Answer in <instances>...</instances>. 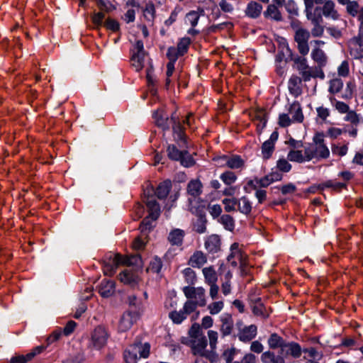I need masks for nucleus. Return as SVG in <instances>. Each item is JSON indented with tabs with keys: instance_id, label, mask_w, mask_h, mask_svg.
Masks as SVG:
<instances>
[{
	"instance_id": "37998d69",
	"label": "nucleus",
	"mask_w": 363,
	"mask_h": 363,
	"mask_svg": "<svg viewBox=\"0 0 363 363\" xmlns=\"http://www.w3.org/2000/svg\"><path fill=\"white\" fill-rule=\"evenodd\" d=\"M264 14L266 16H269L275 21H279L281 20V13L274 5H269Z\"/></svg>"
},
{
	"instance_id": "3c124183",
	"label": "nucleus",
	"mask_w": 363,
	"mask_h": 363,
	"mask_svg": "<svg viewBox=\"0 0 363 363\" xmlns=\"http://www.w3.org/2000/svg\"><path fill=\"white\" fill-rule=\"evenodd\" d=\"M346 113L347 114L344 118L345 121L350 122L355 125H357L359 123V116L354 111L349 110Z\"/></svg>"
},
{
	"instance_id": "79ce46f5",
	"label": "nucleus",
	"mask_w": 363,
	"mask_h": 363,
	"mask_svg": "<svg viewBox=\"0 0 363 363\" xmlns=\"http://www.w3.org/2000/svg\"><path fill=\"white\" fill-rule=\"evenodd\" d=\"M252 308L253 313L256 315L262 316L264 318L268 316L267 314L264 313V307L259 298H256L255 302L252 303Z\"/></svg>"
},
{
	"instance_id": "c9c22d12",
	"label": "nucleus",
	"mask_w": 363,
	"mask_h": 363,
	"mask_svg": "<svg viewBox=\"0 0 363 363\" xmlns=\"http://www.w3.org/2000/svg\"><path fill=\"white\" fill-rule=\"evenodd\" d=\"M286 342L277 333H272L268 339L269 347L272 349L280 347L281 350Z\"/></svg>"
},
{
	"instance_id": "7ed1b4c3",
	"label": "nucleus",
	"mask_w": 363,
	"mask_h": 363,
	"mask_svg": "<svg viewBox=\"0 0 363 363\" xmlns=\"http://www.w3.org/2000/svg\"><path fill=\"white\" fill-rule=\"evenodd\" d=\"M152 190H147V193H145V202L148 208L149 215L145 218L140 224V228L142 233L149 232L154 225L152 222L156 220L160 215V207L155 201L154 196L150 195Z\"/></svg>"
},
{
	"instance_id": "69168bd1",
	"label": "nucleus",
	"mask_w": 363,
	"mask_h": 363,
	"mask_svg": "<svg viewBox=\"0 0 363 363\" xmlns=\"http://www.w3.org/2000/svg\"><path fill=\"white\" fill-rule=\"evenodd\" d=\"M190 44V40L188 38L182 39L176 48L180 52V55H183L186 51Z\"/></svg>"
},
{
	"instance_id": "0eeeda50",
	"label": "nucleus",
	"mask_w": 363,
	"mask_h": 363,
	"mask_svg": "<svg viewBox=\"0 0 363 363\" xmlns=\"http://www.w3.org/2000/svg\"><path fill=\"white\" fill-rule=\"evenodd\" d=\"M310 38V32L303 28H298L294 35V40L297 43V48L300 54L306 56L309 52L308 39Z\"/></svg>"
},
{
	"instance_id": "a18cd8bd",
	"label": "nucleus",
	"mask_w": 363,
	"mask_h": 363,
	"mask_svg": "<svg viewBox=\"0 0 363 363\" xmlns=\"http://www.w3.org/2000/svg\"><path fill=\"white\" fill-rule=\"evenodd\" d=\"M360 9L358 2L356 1H350L346 4V11L352 17L358 16Z\"/></svg>"
},
{
	"instance_id": "9b49d317",
	"label": "nucleus",
	"mask_w": 363,
	"mask_h": 363,
	"mask_svg": "<svg viewBox=\"0 0 363 363\" xmlns=\"http://www.w3.org/2000/svg\"><path fill=\"white\" fill-rule=\"evenodd\" d=\"M306 17L313 25L310 35L311 34L314 38L323 36L324 33V26L322 25L323 21L322 16L320 15L316 16L312 11H309L306 13Z\"/></svg>"
},
{
	"instance_id": "393cba45",
	"label": "nucleus",
	"mask_w": 363,
	"mask_h": 363,
	"mask_svg": "<svg viewBox=\"0 0 363 363\" xmlns=\"http://www.w3.org/2000/svg\"><path fill=\"white\" fill-rule=\"evenodd\" d=\"M99 291L103 297L111 296L115 291V283L111 280L102 281L99 285Z\"/></svg>"
},
{
	"instance_id": "dca6fc26",
	"label": "nucleus",
	"mask_w": 363,
	"mask_h": 363,
	"mask_svg": "<svg viewBox=\"0 0 363 363\" xmlns=\"http://www.w3.org/2000/svg\"><path fill=\"white\" fill-rule=\"evenodd\" d=\"M323 15L325 18L336 21L339 19L340 14L335 9V3L333 0H328L322 7Z\"/></svg>"
},
{
	"instance_id": "bf43d9fd",
	"label": "nucleus",
	"mask_w": 363,
	"mask_h": 363,
	"mask_svg": "<svg viewBox=\"0 0 363 363\" xmlns=\"http://www.w3.org/2000/svg\"><path fill=\"white\" fill-rule=\"evenodd\" d=\"M174 323L179 324L186 318L184 311H172L169 315Z\"/></svg>"
},
{
	"instance_id": "72a5a7b5",
	"label": "nucleus",
	"mask_w": 363,
	"mask_h": 363,
	"mask_svg": "<svg viewBox=\"0 0 363 363\" xmlns=\"http://www.w3.org/2000/svg\"><path fill=\"white\" fill-rule=\"evenodd\" d=\"M184 232L180 229L172 230L168 236V240L172 245H180L182 243Z\"/></svg>"
},
{
	"instance_id": "603ef678",
	"label": "nucleus",
	"mask_w": 363,
	"mask_h": 363,
	"mask_svg": "<svg viewBox=\"0 0 363 363\" xmlns=\"http://www.w3.org/2000/svg\"><path fill=\"white\" fill-rule=\"evenodd\" d=\"M272 181L269 177V175H266L263 178L261 179H255L254 181H250L248 184L250 186L259 185L262 187H267L270 184H272Z\"/></svg>"
},
{
	"instance_id": "a878e982",
	"label": "nucleus",
	"mask_w": 363,
	"mask_h": 363,
	"mask_svg": "<svg viewBox=\"0 0 363 363\" xmlns=\"http://www.w3.org/2000/svg\"><path fill=\"white\" fill-rule=\"evenodd\" d=\"M301 79L296 75H292L289 80L288 88L291 94L298 96L301 93Z\"/></svg>"
},
{
	"instance_id": "cd10ccee",
	"label": "nucleus",
	"mask_w": 363,
	"mask_h": 363,
	"mask_svg": "<svg viewBox=\"0 0 363 363\" xmlns=\"http://www.w3.org/2000/svg\"><path fill=\"white\" fill-rule=\"evenodd\" d=\"M220 240L218 235L209 236L205 242V248L211 253H215L220 250Z\"/></svg>"
},
{
	"instance_id": "1a4fd4ad",
	"label": "nucleus",
	"mask_w": 363,
	"mask_h": 363,
	"mask_svg": "<svg viewBox=\"0 0 363 363\" xmlns=\"http://www.w3.org/2000/svg\"><path fill=\"white\" fill-rule=\"evenodd\" d=\"M183 292L187 298L194 301L200 306L206 305L205 290L202 287L185 286Z\"/></svg>"
},
{
	"instance_id": "5701e85b",
	"label": "nucleus",
	"mask_w": 363,
	"mask_h": 363,
	"mask_svg": "<svg viewBox=\"0 0 363 363\" xmlns=\"http://www.w3.org/2000/svg\"><path fill=\"white\" fill-rule=\"evenodd\" d=\"M311 58L320 67H325L328 62V57L319 47H313L311 51Z\"/></svg>"
},
{
	"instance_id": "13d9d810",
	"label": "nucleus",
	"mask_w": 363,
	"mask_h": 363,
	"mask_svg": "<svg viewBox=\"0 0 363 363\" xmlns=\"http://www.w3.org/2000/svg\"><path fill=\"white\" fill-rule=\"evenodd\" d=\"M337 74L340 77H346L350 74L349 63L347 60H344L337 67Z\"/></svg>"
},
{
	"instance_id": "4c0bfd02",
	"label": "nucleus",
	"mask_w": 363,
	"mask_h": 363,
	"mask_svg": "<svg viewBox=\"0 0 363 363\" xmlns=\"http://www.w3.org/2000/svg\"><path fill=\"white\" fill-rule=\"evenodd\" d=\"M146 53H133L132 56L133 66L137 71H140L144 66V59Z\"/></svg>"
},
{
	"instance_id": "423d86ee",
	"label": "nucleus",
	"mask_w": 363,
	"mask_h": 363,
	"mask_svg": "<svg viewBox=\"0 0 363 363\" xmlns=\"http://www.w3.org/2000/svg\"><path fill=\"white\" fill-rule=\"evenodd\" d=\"M108 339L106 330L101 326L96 327L91 337L89 348L99 350L105 346Z\"/></svg>"
},
{
	"instance_id": "774afa93",
	"label": "nucleus",
	"mask_w": 363,
	"mask_h": 363,
	"mask_svg": "<svg viewBox=\"0 0 363 363\" xmlns=\"http://www.w3.org/2000/svg\"><path fill=\"white\" fill-rule=\"evenodd\" d=\"M104 26L113 32L118 31L120 28L118 22L113 18H107L104 22Z\"/></svg>"
},
{
	"instance_id": "a19ab883",
	"label": "nucleus",
	"mask_w": 363,
	"mask_h": 363,
	"mask_svg": "<svg viewBox=\"0 0 363 363\" xmlns=\"http://www.w3.org/2000/svg\"><path fill=\"white\" fill-rule=\"evenodd\" d=\"M167 151L169 159L175 161H179L184 150H179L174 145H169Z\"/></svg>"
},
{
	"instance_id": "6ab92c4d",
	"label": "nucleus",
	"mask_w": 363,
	"mask_h": 363,
	"mask_svg": "<svg viewBox=\"0 0 363 363\" xmlns=\"http://www.w3.org/2000/svg\"><path fill=\"white\" fill-rule=\"evenodd\" d=\"M44 349L45 347L43 346H38L26 355H19L12 357L11 359L10 363H26L30 361L36 354L43 352Z\"/></svg>"
},
{
	"instance_id": "7c9ffc66",
	"label": "nucleus",
	"mask_w": 363,
	"mask_h": 363,
	"mask_svg": "<svg viewBox=\"0 0 363 363\" xmlns=\"http://www.w3.org/2000/svg\"><path fill=\"white\" fill-rule=\"evenodd\" d=\"M262 10V6L259 4L250 1L246 8L245 13L247 16L255 18L260 15Z\"/></svg>"
},
{
	"instance_id": "8fccbe9b",
	"label": "nucleus",
	"mask_w": 363,
	"mask_h": 363,
	"mask_svg": "<svg viewBox=\"0 0 363 363\" xmlns=\"http://www.w3.org/2000/svg\"><path fill=\"white\" fill-rule=\"evenodd\" d=\"M274 149V145L271 141H265L262 147L263 157L268 159L272 155Z\"/></svg>"
},
{
	"instance_id": "c85d7f7f",
	"label": "nucleus",
	"mask_w": 363,
	"mask_h": 363,
	"mask_svg": "<svg viewBox=\"0 0 363 363\" xmlns=\"http://www.w3.org/2000/svg\"><path fill=\"white\" fill-rule=\"evenodd\" d=\"M287 160L298 163H303L304 162L311 161L310 159L307 158L306 147L304 148V153H303L301 150H290L287 155Z\"/></svg>"
},
{
	"instance_id": "680f3d73",
	"label": "nucleus",
	"mask_w": 363,
	"mask_h": 363,
	"mask_svg": "<svg viewBox=\"0 0 363 363\" xmlns=\"http://www.w3.org/2000/svg\"><path fill=\"white\" fill-rule=\"evenodd\" d=\"M199 19V15L195 11H190L186 16V22L189 23L192 27H195L197 25Z\"/></svg>"
},
{
	"instance_id": "473e14b6",
	"label": "nucleus",
	"mask_w": 363,
	"mask_h": 363,
	"mask_svg": "<svg viewBox=\"0 0 363 363\" xmlns=\"http://www.w3.org/2000/svg\"><path fill=\"white\" fill-rule=\"evenodd\" d=\"M171 188H172L171 181L166 180L159 184V186H157V188L155 191V194L160 199H164L169 194Z\"/></svg>"
},
{
	"instance_id": "5fc2aeb1",
	"label": "nucleus",
	"mask_w": 363,
	"mask_h": 363,
	"mask_svg": "<svg viewBox=\"0 0 363 363\" xmlns=\"http://www.w3.org/2000/svg\"><path fill=\"white\" fill-rule=\"evenodd\" d=\"M220 178L227 185L234 183L237 179V177L235 173L230 171L223 173Z\"/></svg>"
},
{
	"instance_id": "aec40b11",
	"label": "nucleus",
	"mask_w": 363,
	"mask_h": 363,
	"mask_svg": "<svg viewBox=\"0 0 363 363\" xmlns=\"http://www.w3.org/2000/svg\"><path fill=\"white\" fill-rule=\"evenodd\" d=\"M187 194L194 198L199 197L203 191V184L198 179L191 180L186 187Z\"/></svg>"
},
{
	"instance_id": "0e129e2a",
	"label": "nucleus",
	"mask_w": 363,
	"mask_h": 363,
	"mask_svg": "<svg viewBox=\"0 0 363 363\" xmlns=\"http://www.w3.org/2000/svg\"><path fill=\"white\" fill-rule=\"evenodd\" d=\"M91 18L92 22L96 28H100L103 25L104 26V19L105 18V15L103 13L99 12L94 13Z\"/></svg>"
},
{
	"instance_id": "338daca9",
	"label": "nucleus",
	"mask_w": 363,
	"mask_h": 363,
	"mask_svg": "<svg viewBox=\"0 0 363 363\" xmlns=\"http://www.w3.org/2000/svg\"><path fill=\"white\" fill-rule=\"evenodd\" d=\"M181 55H180V52L178 51V49H177L174 47H171L167 50V56L169 60V62L174 63L177 60L178 57Z\"/></svg>"
},
{
	"instance_id": "9d476101",
	"label": "nucleus",
	"mask_w": 363,
	"mask_h": 363,
	"mask_svg": "<svg viewBox=\"0 0 363 363\" xmlns=\"http://www.w3.org/2000/svg\"><path fill=\"white\" fill-rule=\"evenodd\" d=\"M207 340L205 335L197 336V337L191 340V349L194 354L199 355V357H205L210 358L211 354L206 350Z\"/></svg>"
},
{
	"instance_id": "412c9836",
	"label": "nucleus",
	"mask_w": 363,
	"mask_h": 363,
	"mask_svg": "<svg viewBox=\"0 0 363 363\" xmlns=\"http://www.w3.org/2000/svg\"><path fill=\"white\" fill-rule=\"evenodd\" d=\"M207 262L206 255L201 251H196L190 257L188 264L194 268H201Z\"/></svg>"
},
{
	"instance_id": "c03bdc74",
	"label": "nucleus",
	"mask_w": 363,
	"mask_h": 363,
	"mask_svg": "<svg viewBox=\"0 0 363 363\" xmlns=\"http://www.w3.org/2000/svg\"><path fill=\"white\" fill-rule=\"evenodd\" d=\"M126 302L129 307L135 308L134 311H138V313H140L142 308V302L135 295H129L127 298Z\"/></svg>"
},
{
	"instance_id": "e2e57ef3",
	"label": "nucleus",
	"mask_w": 363,
	"mask_h": 363,
	"mask_svg": "<svg viewBox=\"0 0 363 363\" xmlns=\"http://www.w3.org/2000/svg\"><path fill=\"white\" fill-rule=\"evenodd\" d=\"M223 308V302L221 301L213 302L208 305V308L211 315L218 313Z\"/></svg>"
},
{
	"instance_id": "ddd939ff",
	"label": "nucleus",
	"mask_w": 363,
	"mask_h": 363,
	"mask_svg": "<svg viewBox=\"0 0 363 363\" xmlns=\"http://www.w3.org/2000/svg\"><path fill=\"white\" fill-rule=\"evenodd\" d=\"M301 347L298 343L294 342H285L280 354L282 356L290 355L294 358H298L301 355Z\"/></svg>"
},
{
	"instance_id": "f3484780",
	"label": "nucleus",
	"mask_w": 363,
	"mask_h": 363,
	"mask_svg": "<svg viewBox=\"0 0 363 363\" xmlns=\"http://www.w3.org/2000/svg\"><path fill=\"white\" fill-rule=\"evenodd\" d=\"M350 52L358 58L363 55V36L355 37L350 40L349 43Z\"/></svg>"
},
{
	"instance_id": "052dcab7",
	"label": "nucleus",
	"mask_w": 363,
	"mask_h": 363,
	"mask_svg": "<svg viewBox=\"0 0 363 363\" xmlns=\"http://www.w3.org/2000/svg\"><path fill=\"white\" fill-rule=\"evenodd\" d=\"M224 208L226 212H231L235 211V206L237 204L236 199H224L223 200Z\"/></svg>"
},
{
	"instance_id": "6e6d98bb",
	"label": "nucleus",
	"mask_w": 363,
	"mask_h": 363,
	"mask_svg": "<svg viewBox=\"0 0 363 363\" xmlns=\"http://www.w3.org/2000/svg\"><path fill=\"white\" fill-rule=\"evenodd\" d=\"M220 223L223 225L225 229L233 230L234 228L233 218L229 215H223L220 218Z\"/></svg>"
},
{
	"instance_id": "f257e3e1",
	"label": "nucleus",
	"mask_w": 363,
	"mask_h": 363,
	"mask_svg": "<svg viewBox=\"0 0 363 363\" xmlns=\"http://www.w3.org/2000/svg\"><path fill=\"white\" fill-rule=\"evenodd\" d=\"M154 118L157 125L164 130H169V125L172 124L174 140L179 143L180 147L184 146L186 143L185 135L179 121V116L175 112L171 115L169 119L168 114L164 113L163 110H159L154 113Z\"/></svg>"
},
{
	"instance_id": "6e6552de",
	"label": "nucleus",
	"mask_w": 363,
	"mask_h": 363,
	"mask_svg": "<svg viewBox=\"0 0 363 363\" xmlns=\"http://www.w3.org/2000/svg\"><path fill=\"white\" fill-rule=\"evenodd\" d=\"M140 313L138 311H127L121 317L118 323V330L125 332L128 330L138 320Z\"/></svg>"
},
{
	"instance_id": "a211bd4d",
	"label": "nucleus",
	"mask_w": 363,
	"mask_h": 363,
	"mask_svg": "<svg viewBox=\"0 0 363 363\" xmlns=\"http://www.w3.org/2000/svg\"><path fill=\"white\" fill-rule=\"evenodd\" d=\"M257 326L255 325H250L245 326L238 334V338L242 342H249L252 340L257 335Z\"/></svg>"
},
{
	"instance_id": "864d4df0",
	"label": "nucleus",
	"mask_w": 363,
	"mask_h": 363,
	"mask_svg": "<svg viewBox=\"0 0 363 363\" xmlns=\"http://www.w3.org/2000/svg\"><path fill=\"white\" fill-rule=\"evenodd\" d=\"M331 150L332 152L334 155H337L338 156L342 157L346 155L348 150V146L347 145H338L337 144H333L331 145Z\"/></svg>"
},
{
	"instance_id": "58836bf2",
	"label": "nucleus",
	"mask_w": 363,
	"mask_h": 363,
	"mask_svg": "<svg viewBox=\"0 0 363 363\" xmlns=\"http://www.w3.org/2000/svg\"><path fill=\"white\" fill-rule=\"evenodd\" d=\"M323 67H320L319 65H317V67H309V70L308 72V77H306L305 82L309 81L311 78H320L323 79L325 77V74L323 71L322 70V68Z\"/></svg>"
},
{
	"instance_id": "f03ea898",
	"label": "nucleus",
	"mask_w": 363,
	"mask_h": 363,
	"mask_svg": "<svg viewBox=\"0 0 363 363\" xmlns=\"http://www.w3.org/2000/svg\"><path fill=\"white\" fill-rule=\"evenodd\" d=\"M104 262V273L108 276L113 274L117 267L121 264L141 267L143 264L141 257L138 255L123 257L119 254H116L113 256L110 255L106 257Z\"/></svg>"
},
{
	"instance_id": "4be33fe9",
	"label": "nucleus",
	"mask_w": 363,
	"mask_h": 363,
	"mask_svg": "<svg viewBox=\"0 0 363 363\" xmlns=\"http://www.w3.org/2000/svg\"><path fill=\"white\" fill-rule=\"evenodd\" d=\"M252 120L257 121V129L260 133L267 123L266 113L264 110L258 109L252 111L250 114Z\"/></svg>"
},
{
	"instance_id": "2eb2a0df",
	"label": "nucleus",
	"mask_w": 363,
	"mask_h": 363,
	"mask_svg": "<svg viewBox=\"0 0 363 363\" xmlns=\"http://www.w3.org/2000/svg\"><path fill=\"white\" fill-rule=\"evenodd\" d=\"M288 113L291 116L293 123H302L304 118L301 104L298 101H294L289 105Z\"/></svg>"
},
{
	"instance_id": "f8f14e48",
	"label": "nucleus",
	"mask_w": 363,
	"mask_h": 363,
	"mask_svg": "<svg viewBox=\"0 0 363 363\" xmlns=\"http://www.w3.org/2000/svg\"><path fill=\"white\" fill-rule=\"evenodd\" d=\"M228 261L233 267L240 264V268L242 269L245 266V255L241 252L238 243H233L231 245L230 254L228 256Z\"/></svg>"
},
{
	"instance_id": "f704fd0d",
	"label": "nucleus",
	"mask_w": 363,
	"mask_h": 363,
	"mask_svg": "<svg viewBox=\"0 0 363 363\" xmlns=\"http://www.w3.org/2000/svg\"><path fill=\"white\" fill-rule=\"evenodd\" d=\"M238 211L245 214L248 215L252 210V204L248 199L245 196L241 197L239 200L237 199V204Z\"/></svg>"
},
{
	"instance_id": "20e7f679",
	"label": "nucleus",
	"mask_w": 363,
	"mask_h": 363,
	"mask_svg": "<svg viewBox=\"0 0 363 363\" xmlns=\"http://www.w3.org/2000/svg\"><path fill=\"white\" fill-rule=\"evenodd\" d=\"M313 143L306 147L307 158L310 160L313 158L318 160L327 159L330 157V150L325 143L323 135L317 133L313 139Z\"/></svg>"
},
{
	"instance_id": "de8ad7c7",
	"label": "nucleus",
	"mask_w": 363,
	"mask_h": 363,
	"mask_svg": "<svg viewBox=\"0 0 363 363\" xmlns=\"http://www.w3.org/2000/svg\"><path fill=\"white\" fill-rule=\"evenodd\" d=\"M179 162L182 165L186 167H191L195 163V161L193 159L192 156L188 152V151L185 150H184L182 152V155L181 156Z\"/></svg>"
},
{
	"instance_id": "4d7b16f0",
	"label": "nucleus",
	"mask_w": 363,
	"mask_h": 363,
	"mask_svg": "<svg viewBox=\"0 0 363 363\" xmlns=\"http://www.w3.org/2000/svg\"><path fill=\"white\" fill-rule=\"evenodd\" d=\"M288 160H289L285 159V158L279 159L277 162V169L284 172H289L291 169V165L288 162Z\"/></svg>"
},
{
	"instance_id": "09e8293b",
	"label": "nucleus",
	"mask_w": 363,
	"mask_h": 363,
	"mask_svg": "<svg viewBox=\"0 0 363 363\" xmlns=\"http://www.w3.org/2000/svg\"><path fill=\"white\" fill-rule=\"evenodd\" d=\"M162 267V262L160 258L155 257H154L150 263L147 270H150L155 273H160L161 269Z\"/></svg>"
},
{
	"instance_id": "e433bc0d",
	"label": "nucleus",
	"mask_w": 363,
	"mask_h": 363,
	"mask_svg": "<svg viewBox=\"0 0 363 363\" xmlns=\"http://www.w3.org/2000/svg\"><path fill=\"white\" fill-rule=\"evenodd\" d=\"M227 167L230 169H238L244 166L245 161L238 155L228 156Z\"/></svg>"
},
{
	"instance_id": "b1692460",
	"label": "nucleus",
	"mask_w": 363,
	"mask_h": 363,
	"mask_svg": "<svg viewBox=\"0 0 363 363\" xmlns=\"http://www.w3.org/2000/svg\"><path fill=\"white\" fill-rule=\"evenodd\" d=\"M220 330L223 335H228L233 329V320L231 315L224 313L220 317Z\"/></svg>"
},
{
	"instance_id": "49530a36",
	"label": "nucleus",
	"mask_w": 363,
	"mask_h": 363,
	"mask_svg": "<svg viewBox=\"0 0 363 363\" xmlns=\"http://www.w3.org/2000/svg\"><path fill=\"white\" fill-rule=\"evenodd\" d=\"M343 86V82L342 79L339 78H335L330 81L329 91L332 94H336L340 92Z\"/></svg>"
},
{
	"instance_id": "bb28decb",
	"label": "nucleus",
	"mask_w": 363,
	"mask_h": 363,
	"mask_svg": "<svg viewBox=\"0 0 363 363\" xmlns=\"http://www.w3.org/2000/svg\"><path fill=\"white\" fill-rule=\"evenodd\" d=\"M119 279L125 284L134 286L138 283V276L135 273L125 269L119 274Z\"/></svg>"
},
{
	"instance_id": "ea45409f",
	"label": "nucleus",
	"mask_w": 363,
	"mask_h": 363,
	"mask_svg": "<svg viewBox=\"0 0 363 363\" xmlns=\"http://www.w3.org/2000/svg\"><path fill=\"white\" fill-rule=\"evenodd\" d=\"M143 16L147 22L150 24L152 23L155 16V9L153 4L149 3L146 5L143 10Z\"/></svg>"
},
{
	"instance_id": "4468645a",
	"label": "nucleus",
	"mask_w": 363,
	"mask_h": 363,
	"mask_svg": "<svg viewBox=\"0 0 363 363\" xmlns=\"http://www.w3.org/2000/svg\"><path fill=\"white\" fill-rule=\"evenodd\" d=\"M291 60L294 62L296 69L298 71L303 79L305 80L306 77H308V72L310 67L308 65L306 58L296 55L292 57Z\"/></svg>"
},
{
	"instance_id": "39448f33",
	"label": "nucleus",
	"mask_w": 363,
	"mask_h": 363,
	"mask_svg": "<svg viewBox=\"0 0 363 363\" xmlns=\"http://www.w3.org/2000/svg\"><path fill=\"white\" fill-rule=\"evenodd\" d=\"M150 346L148 343L141 344L136 342L129 346L124 352V359L126 363H136L141 357L146 358L150 354Z\"/></svg>"
},
{
	"instance_id": "2f4dec72",
	"label": "nucleus",
	"mask_w": 363,
	"mask_h": 363,
	"mask_svg": "<svg viewBox=\"0 0 363 363\" xmlns=\"http://www.w3.org/2000/svg\"><path fill=\"white\" fill-rule=\"evenodd\" d=\"M202 273L205 279V282L208 284H215L218 280L217 273L213 267L210 266L204 267Z\"/></svg>"
},
{
	"instance_id": "c756f323",
	"label": "nucleus",
	"mask_w": 363,
	"mask_h": 363,
	"mask_svg": "<svg viewBox=\"0 0 363 363\" xmlns=\"http://www.w3.org/2000/svg\"><path fill=\"white\" fill-rule=\"evenodd\" d=\"M261 359L263 363H285L282 355H276L270 351L262 353Z\"/></svg>"
}]
</instances>
